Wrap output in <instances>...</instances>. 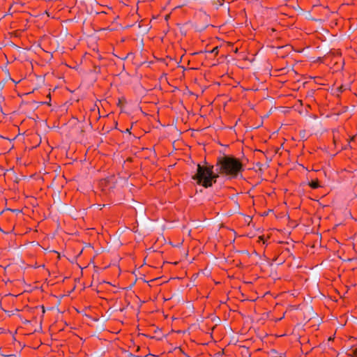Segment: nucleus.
<instances>
[{
  "mask_svg": "<svg viewBox=\"0 0 357 357\" xmlns=\"http://www.w3.org/2000/svg\"><path fill=\"white\" fill-rule=\"evenodd\" d=\"M314 91L313 90L310 91H308L307 92V96H312V95L314 94Z\"/></svg>",
  "mask_w": 357,
  "mask_h": 357,
  "instance_id": "nucleus-9",
  "label": "nucleus"
},
{
  "mask_svg": "<svg viewBox=\"0 0 357 357\" xmlns=\"http://www.w3.org/2000/svg\"><path fill=\"white\" fill-rule=\"evenodd\" d=\"M349 357H357V348L352 351L351 354H347Z\"/></svg>",
  "mask_w": 357,
  "mask_h": 357,
  "instance_id": "nucleus-8",
  "label": "nucleus"
},
{
  "mask_svg": "<svg viewBox=\"0 0 357 357\" xmlns=\"http://www.w3.org/2000/svg\"><path fill=\"white\" fill-rule=\"evenodd\" d=\"M47 97L49 98V99L50 100V93L48 94Z\"/></svg>",
  "mask_w": 357,
  "mask_h": 357,
  "instance_id": "nucleus-12",
  "label": "nucleus"
},
{
  "mask_svg": "<svg viewBox=\"0 0 357 357\" xmlns=\"http://www.w3.org/2000/svg\"><path fill=\"white\" fill-rule=\"evenodd\" d=\"M220 175V174H218V172L216 173H215L213 172V169H212L211 173H210V174H209V176L208 177V179L206 180L207 181V185H206V188H208L212 187L213 185L217 182V179H218V178L219 177Z\"/></svg>",
  "mask_w": 357,
  "mask_h": 357,
  "instance_id": "nucleus-4",
  "label": "nucleus"
},
{
  "mask_svg": "<svg viewBox=\"0 0 357 357\" xmlns=\"http://www.w3.org/2000/svg\"><path fill=\"white\" fill-rule=\"evenodd\" d=\"M216 172L229 179H236L245 171L242 161L233 155L223 154L216 159Z\"/></svg>",
  "mask_w": 357,
  "mask_h": 357,
  "instance_id": "nucleus-1",
  "label": "nucleus"
},
{
  "mask_svg": "<svg viewBox=\"0 0 357 357\" xmlns=\"http://www.w3.org/2000/svg\"><path fill=\"white\" fill-rule=\"evenodd\" d=\"M285 251L287 252V254L289 252V249H286Z\"/></svg>",
  "mask_w": 357,
  "mask_h": 357,
  "instance_id": "nucleus-11",
  "label": "nucleus"
},
{
  "mask_svg": "<svg viewBox=\"0 0 357 357\" xmlns=\"http://www.w3.org/2000/svg\"><path fill=\"white\" fill-rule=\"evenodd\" d=\"M120 104H121V100L119 99V102H118L117 105H118V106H119V105H120Z\"/></svg>",
  "mask_w": 357,
  "mask_h": 357,
  "instance_id": "nucleus-10",
  "label": "nucleus"
},
{
  "mask_svg": "<svg viewBox=\"0 0 357 357\" xmlns=\"http://www.w3.org/2000/svg\"><path fill=\"white\" fill-rule=\"evenodd\" d=\"M218 52H219V47L218 46H216L209 52L211 54H213L215 56H216V55H218Z\"/></svg>",
  "mask_w": 357,
  "mask_h": 357,
  "instance_id": "nucleus-6",
  "label": "nucleus"
},
{
  "mask_svg": "<svg viewBox=\"0 0 357 357\" xmlns=\"http://www.w3.org/2000/svg\"><path fill=\"white\" fill-rule=\"evenodd\" d=\"M345 90H346V87L344 85H342V84L337 88V91L339 93H342Z\"/></svg>",
  "mask_w": 357,
  "mask_h": 357,
  "instance_id": "nucleus-7",
  "label": "nucleus"
},
{
  "mask_svg": "<svg viewBox=\"0 0 357 357\" xmlns=\"http://www.w3.org/2000/svg\"><path fill=\"white\" fill-rule=\"evenodd\" d=\"M308 185L312 189H317L320 187L319 181L317 178L315 180H312L308 183Z\"/></svg>",
  "mask_w": 357,
  "mask_h": 357,
  "instance_id": "nucleus-5",
  "label": "nucleus"
},
{
  "mask_svg": "<svg viewBox=\"0 0 357 357\" xmlns=\"http://www.w3.org/2000/svg\"><path fill=\"white\" fill-rule=\"evenodd\" d=\"M116 178L114 175H111L105 178H102L99 181V187L101 190L106 194H109L114 191L116 185Z\"/></svg>",
  "mask_w": 357,
  "mask_h": 357,
  "instance_id": "nucleus-3",
  "label": "nucleus"
},
{
  "mask_svg": "<svg viewBox=\"0 0 357 357\" xmlns=\"http://www.w3.org/2000/svg\"><path fill=\"white\" fill-rule=\"evenodd\" d=\"M214 169V165L208 164L206 160L204 161V165L197 164V172L192 176V179L195 181L197 184L206 188L207 185V179L212 169Z\"/></svg>",
  "mask_w": 357,
  "mask_h": 357,
  "instance_id": "nucleus-2",
  "label": "nucleus"
}]
</instances>
